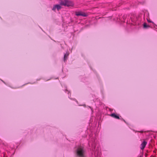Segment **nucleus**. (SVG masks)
<instances>
[{"mask_svg":"<svg viewBox=\"0 0 157 157\" xmlns=\"http://www.w3.org/2000/svg\"><path fill=\"white\" fill-rule=\"evenodd\" d=\"M77 155L79 157H85V151L82 147L78 148L76 151Z\"/></svg>","mask_w":157,"mask_h":157,"instance_id":"1","label":"nucleus"},{"mask_svg":"<svg viewBox=\"0 0 157 157\" xmlns=\"http://www.w3.org/2000/svg\"><path fill=\"white\" fill-rule=\"evenodd\" d=\"M60 4L61 5L68 7L73 6L74 5L73 2L71 1H61Z\"/></svg>","mask_w":157,"mask_h":157,"instance_id":"2","label":"nucleus"},{"mask_svg":"<svg viewBox=\"0 0 157 157\" xmlns=\"http://www.w3.org/2000/svg\"><path fill=\"white\" fill-rule=\"evenodd\" d=\"M75 14L78 16H82L83 17H86L87 16L86 13L81 11L76 12Z\"/></svg>","mask_w":157,"mask_h":157,"instance_id":"3","label":"nucleus"},{"mask_svg":"<svg viewBox=\"0 0 157 157\" xmlns=\"http://www.w3.org/2000/svg\"><path fill=\"white\" fill-rule=\"evenodd\" d=\"M61 8V7L60 5H55L52 8V10H55L56 9H57L58 10H60Z\"/></svg>","mask_w":157,"mask_h":157,"instance_id":"4","label":"nucleus"},{"mask_svg":"<svg viewBox=\"0 0 157 157\" xmlns=\"http://www.w3.org/2000/svg\"><path fill=\"white\" fill-rule=\"evenodd\" d=\"M147 144V142L145 141H144L141 144V149L142 150H143L145 148Z\"/></svg>","mask_w":157,"mask_h":157,"instance_id":"5","label":"nucleus"},{"mask_svg":"<svg viewBox=\"0 0 157 157\" xmlns=\"http://www.w3.org/2000/svg\"><path fill=\"white\" fill-rule=\"evenodd\" d=\"M110 116L113 117H114L115 118H116V119H119V117L117 115H116V114H115V113L112 114L110 115Z\"/></svg>","mask_w":157,"mask_h":157,"instance_id":"6","label":"nucleus"},{"mask_svg":"<svg viewBox=\"0 0 157 157\" xmlns=\"http://www.w3.org/2000/svg\"><path fill=\"white\" fill-rule=\"evenodd\" d=\"M68 53H66L64 55V61H65V60H66L67 57L68 56Z\"/></svg>","mask_w":157,"mask_h":157,"instance_id":"7","label":"nucleus"},{"mask_svg":"<svg viewBox=\"0 0 157 157\" xmlns=\"http://www.w3.org/2000/svg\"><path fill=\"white\" fill-rule=\"evenodd\" d=\"M149 26L147 25L146 23H144V28H147L149 27Z\"/></svg>","mask_w":157,"mask_h":157,"instance_id":"8","label":"nucleus"}]
</instances>
